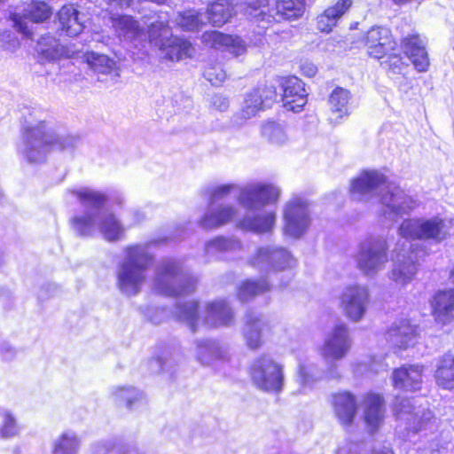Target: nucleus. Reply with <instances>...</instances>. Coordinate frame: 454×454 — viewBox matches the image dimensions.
I'll return each instance as SVG.
<instances>
[{
  "instance_id": "de8ad7c7",
  "label": "nucleus",
  "mask_w": 454,
  "mask_h": 454,
  "mask_svg": "<svg viewBox=\"0 0 454 454\" xmlns=\"http://www.w3.org/2000/svg\"><path fill=\"white\" fill-rule=\"evenodd\" d=\"M151 43L160 48V43H165L172 36L171 29L161 21L152 23L148 28Z\"/></svg>"
},
{
  "instance_id": "c9c22d12",
  "label": "nucleus",
  "mask_w": 454,
  "mask_h": 454,
  "mask_svg": "<svg viewBox=\"0 0 454 454\" xmlns=\"http://www.w3.org/2000/svg\"><path fill=\"white\" fill-rule=\"evenodd\" d=\"M115 396L119 404H123L129 410H140L147 404L145 394L135 387H119Z\"/></svg>"
},
{
  "instance_id": "1a4fd4ad",
  "label": "nucleus",
  "mask_w": 454,
  "mask_h": 454,
  "mask_svg": "<svg viewBox=\"0 0 454 454\" xmlns=\"http://www.w3.org/2000/svg\"><path fill=\"white\" fill-rule=\"evenodd\" d=\"M250 263L260 270L281 271L294 268L296 260L286 248L270 245L258 247L251 256Z\"/></svg>"
},
{
  "instance_id": "774afa93",
  "label": "nucleus",
  "mask_w": 454,
  "mask_h": 454,
  "mask_svg": "<svg viewBox=\"0 0 454 454\" xmlns=\"http://www.w3.org/2000/svg\"><path fill=\"white\" fill-rule=\"evenodd\" d=\"M114 226H115V239H117V236L119 234V230H120V227H119V224L117 223V221L115 220V223H114Z\"/></svg>"
},
{
  "instance_id": "0eeeda50",
  "label": "nucleus",
  "mask_w": 454,
  "mask_h": 454,
  "mask_svg": "<svg viewBox=\"0 0 454 454\" xmlns=\"http://www.w3.org/2000/svg\"><path fill=\"white\" fill-rule=\"evenodd\" d=\"M280 193V189L273 184L252 182L239 189L238 201L244 208L255 212L269 204L276 203Z\"/></svg>"
},
{
  "instance_id": "5fc2aeb1",
  "label": "nucleus",
  "mask_w": 454,
  "mask_h": 454,
  "mask_svg": "<svg viewBox=\"0 0 454 454\" xmlns=\"http://www.w3.org/2000/svg\"><path fill=\"white\" fill-rule=\"evenodd\" d=\"M70 223L78 234L86 235L92 226L93 219L91 215H78L74 216Z\"/></svg>"
},
{
  "instance_id": "20e7f679",
  "label": "nucleus",
  "mask_w": 454,
  "mask_h": 454,
  "mask_svg": "<svg viewBox=\"0 0 454 454\" xmlns=\"http://www.w3.org/2000/svg\"><path fill=\"white\" fill-rule=\"evenodd\" d=\"M151 262V258L145 248L137 246L128 250V259L123 265L120 275V288L128 295L138 293L141 284L145 280V270Z\"/></svg>"
},
{
  "instance_id": "aec40b11",
  "label": "nucleus",
  "mask_w": 454,
  "mask_h": 454,
  "mask_svg": "<svg viewBox=\"0 0 454 454\" xmlns=\"http://www.w3.org/2000/svg\"><path fill=\"white\" fill-rule=\"evenodd\" d=\"M234 313L225 300H215L206 303L202 323L212 328L231 326Z\"/></svg>"
},
{
  "instance_id": "680f3d73",
  "label": "nucleus",
  "mask_w": 454,
  "mask_h": 454,
  "mask_svg": "<svg viewBox=\"0 0 454 454\" xmlns=\"http://www.w3.org/2000/svg\"><path fill=\"white\" fill-rule=\"evenodd\" d=\"M149 366L153 372L157 373L166 370L168 361L167 359L163 360L162 358H153L149 361Z\"/></svg>"
},
{
  "instance_id": "2eb2a0df",
  "label": "nucleus",
  "mask_w": 454,
  "mask_h": 454,
  "mask_svg": "<svg viewBox=\"0 0 454 454\" xmlns=\"http://www.w3.org/2000/svg\"><path fill=\"white\" fill-rule=\"evenodd\" d=\"M367 52L372 58L381 59L395 48L390 31L383 27H372L364 37Z\"/></svg>"
},
{
  "instance_id": "393cba45",
  "label": "nucleus",
  "mask_w": 454,
  "mask_h": 454,
  "mask_svg": "<svg viewBox=\"0 0 454 454\" xmlns=\"http://www.w3.org/2000/svg\"><path fill=\"white\" fill-rule=\"evenodd\" d=\"M195 345V357L202 365H211L216 360L228 361L230 353L226 347L219 345L212 340H197Z\"/></svg>"
},
{
  "instance_id": "c03bdc74",
  "label": "nucleus",
  "mask_w": 454,
  "mask_h": 454,
  "mask_svg": "<svg viewBox=\"0 0 454 454\" xmlns=\"http://www.w3.org/2000/svg\"><path fill=\"white\" fill-rule=\"evenodd\" d=\"M52 14V9L47 2H32L25 18L32 22L41 23L47 20Z\"/></svg>"
},
{
  "instance_id": "4468645a",
  "label": "nucleus",
  "mask_w": 454,
  "mask_h": 454,
  "mask_svg": "<svg viewBox=\"0 0 454 454\" xmlns=\"http://www.w3.org/2000/svg\"><path fill=\"white\" fill-rule=\"evenodd\" d=\"M385 177L375 170H365L353 179L350 185V195L353 200L368 201L379 192H382Z\"/></svg>"
},
{
  "instance_id": "e433bc0d",
  "label": "nucleus",
  "mask_w": 454,
  "mask_h": 454,
  "mask_svg": "<svg viewBox=\"0 0 454 454\" xmlns=\"http://www.w3.org/2000/svg\"><path fill=\"white\" fill-rule=\"evenodd\" d=\"M231 2H212L207 8V20L213 26H222L232 15Z\"/></svg>"
},
{
  "instance_id": "423d86ee",
  "label": "nucleus",
  "mask_w": 454,
  "mask_h": 454,
  "mask_svg": "<svg viewBox=\"0 0 454 454\" xmlns=\"http://www.w3.org/2000/svg\"><path fill=\"white\" fill-rule=\"evenodd\" d=\"M250 373L253 382L261 390L278 393L283 389V365L270 356L263 355L256 358L251 366Z\"/></svg>"
},
{
  "instance_id": "6e6552de",
  "label": "nucleus",
  "mask_w": 454,
  "mask_h": 454,
  "mask_svg": "<svg viewBox=\"0 0 454 454\" xmlns=\"http://www.w3.org/2000/svg\"><path fill=\"white\" fill-rule=\"evenodd\" d=\"M371 301L366 286L349 285L343 288L339 297L342 314L351 322H360L365 316Z\"/></svg>"
},
{
  "instance_id": "79ce46f5",
  "label": "nucleus",
  "mask_w": 454,
  "mask_h": 454,
  "mask_svg": "<svg viewBox=\"0 0 454 454\" xmlns=\"http://www.w3.org/2000/svg\"><path fill=\"white\" fill-rule=\"evenodd\" d=\"M270 289V285L266 280H247L239 289V298L242 301H247L257 294H262Z\"/></svg>"
},
{
  "instance_id": "864d4df0",
  "label": "nucleus",
  "mask_w": 454,
  "mask_h": 454,
  "mask_svg": "<svg viewBox=\"0 0 454 454\" xmlns=\"http://www.w3.org/2000/svg\"><path fill=\"white\" fill-rule=\"evenodd\" d=\"M98 229L105 239L114 240V216L109 214L100 217L98 221Z\"/></svg>"
},
{
  "instance_id": "5701e85b",
  "label": "nucleus",
  "mask_w": 454,
  "mask_h": 454,
  "mask_svg": "<svg viewBox=\"0 0 454 454\" xmlns=\"http://www.w3.org/2000/svg\"><path fill=\"white\" fill-rule=\"evenodd\" d=\"M44 121H41L38 125L34 127H27L25 129L23 136L25 143L27 146V153L32 151V144L34 140L40 138V147L46 151H51L54 149L64 150L66 148V142L55 134H46L43 130Z\"/></svg>"
},
{
  "instance_id": "0e129e2a",
  "label": "nucleus",
  "mask_w": 454,
  "mask_h": 454,
  "mask_svg": "<svg viewBox=\"0 0 454 454\" xmlns=\"http://www.w3.org/2000/svg\"><path fill=\"white\" fill-rule=\"evenodd\" d=\"M213 105L221 112L227 110L229 102L226 98L219 95H215L213 98Z\"/></svg>"
},
{
  "instance_id": "6ab92c4d",
  "label": "nucleus",
  "mask_w": 454,
  "mask_h": 454,
  "mask_svg": "<svg viewBox=\"0 0 454 454\" xmlns=\"http://www.w3.org/2000/svg\"><path fill=\"white\" fill-rule=\"evenodd\" d=\"M201 42L210 48L228 51L235 57L243 55L247 51V44L240 37L225 35L216 30L204 32Z\"/></svg>"
},
{
  "instance_id": "b1692460",
  "label": "nucleus",
  "mask_w": 454,
  "mask_h": 454,
  "mask_svg": "<svg viewBox=\"0 0 454 454\" xmlns=\"http://www.w3.org/2000/svg\"><path fill=\"white\" fill-rule=\"evenodd\" d=\"M423 369L424 367L419 364L404 365L395 369L392 376L395 388L412 392L420 389Z\"/></svg>"
},
{
  "instance_id": "ddd939ff",
  "label": "nucleus",
  "mask_w": 454,
  "mask_h": 454,
  "mask_svg": "<svg viewBox=\"0 0 454 454\" xmlns=\"http://www.w3.org/2000/svg\"><path fill=\"white\" fill-rule=\"evenodd\" d=\"M380 200L382 215L393 221L408 214L416 206L415 200L396 186L387 187Z\"/></svg>"
},
{
  "instance_id": "bf43d9fd",
  "label": "nucleus",
  "mask_w": 454,
  "mask_h": 454,
  "mask_svg": "<svg viewBox=\"0 0 454 454\" xmlns=\"http://www.w3.org/2000/svg\"><path fill=\"white\" fill-rule=\"evenodd\" d=\"M262 94L264 107L270 106L277 98L276 88L272 85L265 86L263 89H258Z\"/></svg>"
},
{
  "instance_id": "f8f14e48",
  "label": "nucleus",
  "mask_w": 454,
  "mask_h": 454,
  "mask_svg": "<svg viewBox=\"0 0 454 454\" xmlns=\"http://www.w3.org/2000/svg\"><path fill=\"white\" fill-rule=\"evenodd\" d=\"M309 223L307 201L298 197L291 199L284 209V233L291 238H300L306 232Z\"/></svg>"
},
{
  "instance_id": "a18cd8bd",
  "label": "nucleus",
  "mask_w": 454,
  "mask_h": 454,
  "mask_svg": "<svg viewBox=\"0 0 454 454\" xmlns=\"http://www.w3.org/2000/svg\"><path fill=\"white\" fill-rule=\"evenodd\" d=\"M74 193L81 204L85 207L93 209L100 208L106 202V197L103 194L96 192H91L89 190H79L75 191Z\"/></svg>"
},
{
  "instance_id": "7c9ffc66",
  "label": "nucleus",
  "mask_w": 454,
  "mask_h": 454,
  "mask_svg": "<svg viewBox=\"0 0 454 454\" xmlns=\"http://www.w3.org/2000/svg\"><path fill=\"white\" fill-rule=\"evenodd\" d=\"M333 404L340 422L345 426L351 425L356 414L355 397L348 392L339 393L333 396Z\"/></svg>"
},
{
  "instance_id": "2f4dec72",
  "label": "nucleus",
  "mask_w": 454,
  "mask_h": 454,
  "mask_svg": "<svg viewBox=\"0 0 454 454\" xmlns=\"http://www.w3.org/2000/svg\"><path fill=\"white\" fill-rule=\"evenodd\" d=\"M237 208L231 205H221L210 208L200 220V225L205 229L217 228L231 221L237 215Z\"/></svg>"
},
{
  "instance_id": "dca6fc26",
  "label": "nucleus",
  "mask_w": 454,
  "mask_h": 454,
  "mask_svg": "<svg viewBox=\"0 0 454 454\" xmlns=\"http://www.w3.org/2000/svg\"><path fill=\"white\" fill-rule=\"evenodd\" d=\"M269 331V323L262 315L255 312H249L246 315L242 334L250 349L261 348Z\"/></svg>"
},
{
  "instance_id": "37998d69",
  "label": "nucleus",
  "mask_w": 454,
  "mask_h": 454,
  "mask_svg": "<svg viewBox=\"0 0 454 454\" xmlns=\"http://www.w3.org/2000/svg\"><path fill=\"white\" fill-rule=\"evenodd\" d=\"M278 13L286 20L301 17L305 10L304 2H276Z\"/></svg>"
},
{
  "instance_id": "9d476101",
  "label": "nucleus",
  "mask_w": 454,
  "mask_h": 454,
  "mask_svg": "<svg viewBox=\"0 0 454 454\" xmlns=\"http://www.w3.org/2000/svg\"><path fill=\"white\" fill-rule=\"evenodd\" d=\"M393 410L398 427H404L408 431L414 433L426 429L434 420V416L429 410L421 406L416 407L409 398L396 397Z\"/></svg>"
},
{
  "instance_id": "f3484780",
  "label": "nucleus",
  "mask_w": 454,
  "mask_h": 454,
  "mask_svg": "<svg viewBox=\"0 0 454 454\" xmlns=\"http://www.w3.org/2000/svg\"><path fill=\"white\" fill-rule=\"evenodd\" d=\"M324 376V371L320 370L317 364L314 363L300 364L292 395L295 396L309 395Z\"/></svg>"
},
{
  "instance_id": "6e6d98bb",
  "label": "nucleus",
  "mask_w": 454,
  "mask_h": 454,
  "mask_svg": "<svg viewBox=\"0 0 454 454\" xmlns=\"http://www.w3.org/2000/svg\"><path fill=\"white\" fill-rule=\"evenodd\" d=\"M85 59L87 64L95 72L105 73L107 61V59L105 55H100L94 52H87L85 54Z\"/></svg>"
},
{
  "instance_id": "a211bd4d",
  "label": "nucleus",
  "mask_w": 454,
  "mask_h": 454,
  "mask_svg": "<svg viewBox=\"0 0 454 454\" xmlns=\"http://www.w3.org/2000/svg\"><path fill=\"white\" fill-rule=\"evenodd\" d=\"M363 418L371 433L378 430L384 422L386 406L384 399L377 394L368 393L361 403Z\"/></svg>"
},
{
  "instance_id": "58836bf2",
  "label": "nucleus",
  "mask_w": 454,
  "mask_h": 454,
  "mask_svg": "<svg viewBox=\"0 0 454 454\" xmlns=\"http://www.w3.org/2000/svg\"><path fill=\"white\" fill-rule=\"evenodd\" d=\"M205 16L194 11H187L179 15L176 19V23L184 31L196 32L200 30L205 25Z\"/></svg>"
},
{
  "instance_id": "49530a36",
  "label": "nucleus",
  "mask_w": 454,
  "mask_h": 454,
  "mask_svg": "<svg viewBox=\"0 0 454 454\" xmlns=\"http://www.w3.org/2000/svg\"><path fill=\"white\" fill-rule=\"evenodd\" d=\"M79 439L75 435L62 434L53 447V454H75Z\"/></svg>"
},
{
  "instance_id": "7ed1b4c3",
  "label": "nucleus",
  "mask_w": 454,
  "mask_h": 454,
  "mask_svg": "<svg viewBox=\"0 0 454 454\" xmlns=\"http://www.w3.org/2000/svg\"><path fill=\"white\" fill-rule=\"evenodd\" d=\"M351 346L349 329L345 324L336 325L327 333L319 348V354L329 366L327 373L330 377L337 376L336 363L347 356Z\"/></svg>"
},
{
  "instance_id": "a878e982",
  "label": "nucleus",
  "mask_w": 454,
  "mask_h": 454,
  "mask_svg": "<svg viewBox=\"0 0 454 454\" xmlns=\"http://www.w3.org/2000/svg\"><path fill=\"white\" fill-rule=\"evenodd\" d=\"M404 54L419 72H425L429 67V59L424 43L418 35H408L402 41Z\"/></svg>"
},
{
  "instance_id": "338daca9",
  "label": "nucleus",
  "mask_w": 454,
  "mask_h": 454,
  "mask_svg": "<svg viewBox=\"0 0 454 454\" xmlns=\"http://www.w3.org/2000/svg\"><path fill=\"white\" fill-rule=\"evenodd\" d=\"M372 454H394V452H393V450H391L389 449H383L380 450H377V451L373 452Z\"/></svg>"
},
{
  "instance_id": "09e8293b",
  "label": "nucleus",
  "mask_w": 454,
  "mask_h": 454,
  "mask_svg": "<svg viewBox=\"0 0 454 454\" xmlns=\"http://www.w3.org/2000/svg\"><path fill=\"white\" fill-rule=\"evenodd\" d=\"M239 247V243L235 240L218 237L206 245V253L207 254H215L217 252L234 249Z\"/></svg>"
},
{
  "instance_id": "e2e57ef3",
  "label": "nucleus",
  "mask_w": 454,
  "mask_h": 454,
  "mask_svg": "<svg viewBox=\"0 0 454 454\" xmlns=\"http://www.w3.org/2000/svg\"><path fill=\"white\" fill-rule=\"evenodd\" d=\"M301 70L304 75L313 77L317 72V67L311 62H303L301 65Z\"/></svg>"
},
{
  "instance_id": "f03ea898",
  "label": "nucleus",
  "mask_w": 454,
  "mask_h": 454,
  "mask_svg": "<svg viewBox=\"0 0 454 454\" xmlns=\"http://www.w3.org/2000/svg\"><path fill=\"white\" fill-rule=\"evenodd\" d=\"M196 279L184 274L177 262L167 261L159 267L153 283V288L167 296H176L194 291Z\"/></svg>"
},
{
  "instance_id": "cd10ccee",
  "label": "nucleus",
  "mask_w": 454,
  "mask_h": 454,
  "mask_svg": "<svg viewBox=\"0 0 454 454\" xmlns=\"http://www.w3.org/2000/svg\"><path fill=\"white\" fill-rule=\"evenodd\" d=\"M78 16V10L71 3L65 4L59 9L57 19L59 23L60 35L74 37L82 31L83 25Z\"/></svg>"
},
{
  "instance_id": "4c0bfd02",
  "label": "nucleus",
  "mask_w": 454,
  "mask_h": 454,
  "mask_svg": "<svg viewBox=\"0 0 454 454\" xmlns=\"http://www.w3.org/2000/svg\"><path fill=\"white\" fill-rule=\"evenodd\" d=\"M349 101V92L342 88H336L329 97V104L333 114H336V119L342 118L348 114V104Z\"/></svg>"
},
{
  "instance_id": "bb28decb",
  "label": "nucleus",
  "mask_w": 454,
  "mask_h": 454,
  "mask_svg": "<svg viewBox=\"0 0 454 454\" xmlns=\"http://www.w3.org/2000/svg\"><path fill=\"white\" fill-rule=\"evenodd\" d=\"M434 320L446 325L454 320V289L438 292L432 301Z\"/></svg>"
},
{
  "instance_id": "13d9d810",
  "label": "nucleus",
  "mask_w": 454,
  "mask_h": 454,
  "mask_svg": "<svg viewBox=\"0 0 454 454\" xmlns=\"http://www.w3.org/2000/svg\"><path fill=\"white\" fill-rule=\"evenodd\" d=\"M1 435L3 437H10L15 434L16 433V422L14 418L11 413H4V423L0 430Z\"/></svg>"
},
{
  "instance_id": "c756f323",
  "label": "nucleus",
  "mask_w": 454,
  "mask_h": 454,
  "mask_svg": "<svg viewBox=\"0 0 454 454\" xmlns=\"http://www.w3.org/2000/svg\"><path fill=\"white\" fill-rule=\"evenodd\" d=\"M159 49L165 59L172 61L192 58L195 53V49L189 41L173 36L165 43H160Z\"/></svg>"
},
{
  "instance_id": "4d7b16f0",
  "label": "nucleus",
  "mask_w": 454,
  "mask_h": 454,
  "mask_svg": "<svg viewBox=\"0 0 454 454\" xmlns=\"http://www.w3.org/2000/svg\"><path fill=\"white\" fill-rule=\"evenodd\" d=\"M10 20L13 22V27L16 28V30L22 34L24 37L27 39L33 38L32 31L28 29L26 22L23 20V18L20 14L16 12L11 13Z\"/></svg>"
},
{
  "instance_id": "69168bd1",
  "label": "nucleus",
  "mask_w": 454,
  "mask_h": 454,
  "mask_svg": "<svg viewBox=\"0 0 454 454\" xmlns=\"http://www.w3.org/2000/svg\"><path fill=\"white\" fill-rule=\"evenodd\" d=\"M118 454H144L131 445L121 446Z\"/></svg>"
},
{
  "instance_id": "a19ab883",
  "label": "nucleus",
  "mask_w": 454,
  "mask_h": 454,
  "mask_svg": "<svg viewBox=\"0 0 454 454\" xmlns=\"http://www.w3.org/2000/svg\"><path fill=\"white\" fill-rule=\"evenodd\" d=\"M264 108L262 94L259 90H254L247 94L240 115L243 119H250L256 115V114Z\"/></svg>"
},
{
  "instance_id": "c85d7f7f",
  "label": "nucleus",
  "mask_w": 454,
  "mask_h": 454,
  "mask_svg": "<svg viewBox=\"0 0 454 454\" xmlns=\"http://www.w3.org/2000/svg\"><path fill=\"white\" fill-rule=\"evenodd\" d=\"M276 213L262 211L256 214H247L239 222V227L255 233L270 232L275 226Z\"/></svg>"
},
{
  "instance_id": "603ef678",
  "label": "nucleus",
  "mask_w": 454,
  "mask_h": 454,
  "mask_svg": "<svg viewBox=\"0 0 454 454\" xmlns=\"http://www.w3.org/2000/svg\"><path fill=\"white\" fill-rule=\"evenodd\" d=\"M204 75L213 85L221 84L227 76L221 64H214L207 67L204 72Z\"/></svg>"
},
{
  "instance_id": "473e14b6",
  "label": "nucleus",
  "mask_w": 454,
  "mask_h": 454,
  "mask_svg": "<svg viewBox=\"0 0 454 454\" xmlns=\"http://www.w3.org/2000/svg\"><path fill=\"white\" fill-rule=\"evenodd\" d=\"M437 385L446 390L454 391V355H443L437 364L434 373Z\"/></svg>"
},
{
  "instance_id": "052dcab7",
  "label": "nucleus",
  "mask_w": 454,
  "mask_h": 454,
  "mask_svg": "<svg viewBox=\"0 0 454 454\" xmlns=\"http://www.w3.org/2000/svg\"><path fill=\"white\" fill-rule=\"evenodd\" d=\"M381 65L395 72L401 69L403 62L399 55L389 54L387 60L381 62Z\"/></svg>"
},
{
  "instance_id": "39448f33",
  "label": "nucleus",
  "mask_w": 454,
  "mask_h": 454,
  "mask_svg": "<svg viewBox=\"0 0 454 454\" xmlns=\"http://www.w3.org/2000/svg\"><path fill=\"white\" fill-rule=\"evenodd\" d=\"M417 271V255L412 244L407 239L397 242L393 250L389 279L396 286L403 287L414 279Z\"/></svg>"
},
{
  "instance_id": "72a5a7b5",
  "label": "nucleus",
  "mask_w": 454,
  "mask_h": 454,
  "mask_svg": "<svg viewBox=\"0 0 454 454\" xmlns=\"http://www.w3.org/2000/svg\"><path fill=\"white\" fill-rule=\"evenodd\" d=\"M348 2H336V4L326 9L322 14L317 16V27L318 30L324 33H329L336 26L338 20L349 8Z\"/></svg>"
},
{
  "instance_id": "412c9836",
  "label": "nucleus",
  "mask_w": 454,
  "mask_h": 454,
  "mask_svg": "<svg viewBox=\"0 0 454 454\" xmlns=\"http://www.w3.org/2000/svg\"><path fill=\"white\" fill-rule=\"evenodd\" d=\"M283 106L288 111L300 112L307 103L303 82L297 77H288L282 82Z\"/></svg>"
},
{
  "instance_id": "8fccbe9b",
  "label": "nucleus",
  "mask_w": 454,
  "mask_h": 454,
  "mask_svg": "<svg viewBox=\"0 0 454 454\" xmlns=\"http://www.w3.org/2000/svg\"><path fill=\"white\" fill-rule=\"evenodd\" d=\"M120 29L125 36L131 38L139 35L140 27L137 22L130 16H122L118 20L115 19V30Z\"/></svg>"
},
{
  "instance_id": "ea45409f",
  "label": "nucleus",
  "mask_w": 454,
  "mask_h": 454,
  "mask_svg": "<svg viewBox=\"0 0 454 454\" xmlns=\"http://www.w3.org/2000/svg\"><path fill=\"white\" fill-rule=\"evenodd\" d=\"M262 135L275 145H282L288 139L286 128L283 123L267 121L262 126Z\"/></svg>"
},
{
  "instance_id": "f704fd0d",
  "label": "nucleus",
  "mask_w": 454,
  "mask_h": 454,
  "mask_svg": "<svg viewBox=\"0 0 454 454\" xmlns=\"http://www.w3.org/2000/svg\"><path fill=\"white\" fill-rule=\"evenodd\" d=\"M175 314L177 319L185 324L192 332H196L201 322L199 315V304L190 301L176 305Z\"/></svg>"
},
{
  "instance_id": "9b49d317",
  "label": "nucleus",
  "mask_w": 454,
  "mask_h": 454,
  "mask_svg": "<svg viewBox=\"0 0 454 454\" xmlns=\"http://www.w3.org/2000/svg\"><path fill=\"white\" fill-rule=\"evenodd\" d=\"M399 234L405 239H424L442 241L450 234L448 223L434 218L427 221L410 219L402 223Z\"/></svg>"
},
{
  "instance_id": "3c124183",
  "label": "nucleus",
  "mask_w": 454,
  "mask_h": 454,
  "mask_svg": "<svg viewBox=\"0 0 454 454\" xmlns=\"http://www.w3.org/2000/svg\"><path fill=\"white\" fill-rule=\"evenodd\" d=\"M237 190V185L234 184H221L211 188L208 191L210 197V205L214 206L217 201L227 198L233 191Z\"/></svg>"
},
{
  "instance_id": "f257e3e1",
  "label": "nucleus",
  "mask_w": 454,
  "mask_h": 454,
  "mask_svg": "<svg viewBox=\"0 0 454 454\" xmlns=\"http://www.w3.org/2000/svg\"><path fill=\"white\" fill-rule=\"evenodd\" d=\"M388 250L387 240L383 236H371L364 239L354 254L356 268L363 275L374 278L385 269Z\"/></svg>"
},
{
  "instance_id": "4be33fe9",
  "label": "nucleus",
  "mask_w": 454,
  "mask_h": 454,
  "mask_svg": "<svg viewBox=\"0 0 454 454\" xmlns=\"http://www.w3.org/2000/svg\"><path fill=\"white\" fill-rule=\"evenodd\" d=\"M418 335L417 325L409 319L395 322L386 333L388 343L394 348L406 349L413 345Z\"/></svg>"
}]
</instances>
